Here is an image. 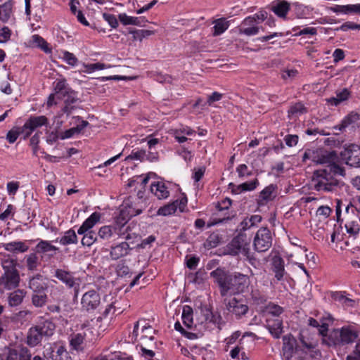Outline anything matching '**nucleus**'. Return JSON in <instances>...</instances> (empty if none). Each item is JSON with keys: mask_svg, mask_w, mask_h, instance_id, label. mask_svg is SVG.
<instances>
[{"mask_svg": "<svg viewBox=\"0 0 360 360\" xmlns=\"http://www.w3.org/2000/svg\"><path fill=\"white\" fill-rule=\"evenodd\" d=\"M214 282L218 285L221 297L238 296L248 288L250 281L248 275L239 272L229 273L217 268L210 273Z\"/></svg>", "mask_w": 360, "mask_h": 360, "instance_id": "nucleus-1", "label": "nucleus"}, {"mask_svg": "<svg viewBox=\"0 0 360 360\" xmlns=\"http://www.w3.org/2000/svg\"><path fill=\"white\" fill-rule=\"evenodd\" d=\"M346 171L341 165L319 169L313 172L312 182L314 189L318 192L329 193L337 191L344 186V182L338 179L345 177Z\"/></svg>", "mask_w": 360, "mask_h": 360, "instance_id": "nucleus-2", "label": "nucleus"}, {"mask_svg": "<svg viewBox=\"0 0 360 360\" xmlns=\"http://www.w3.org/2000/svg\"><path fill=\"white\" fill-rule=\"evenodd\" d=\"M310 160L316 164L324 165L325 167H332L338 164V156L335 150H327L324 148H311L305 150L302 161Z\"/></svg>", "mask_w": 360, "mask_h": 360, "instance_id": "nucleus-3", "label": "nucleus"}, {"mask_svg": "<svg viewBox=\"0 0 360 360\" xmlns=\"http://www.w3.org/2000/svg\"><path fill=\"white\" fill-rule=\"evenodd\" d=\"M357 338V330L351 326H345L329 332L328 345L330 347H340L353 343Z\"/></svg>", "mask_w": 360, "mask_h": 360, "instance_id": "nucleus-4", "label": "nucleus"}, {"mask_svg": "<svg viewBox=\"0 0 360 360\" xmlns=\"http://www.w3.org/2000/svg\"><path fill=\"white\" fill-rule=\"evenodd\" d=\"M224 303L229 314L240 320L246 317L250 311L249 302L244 296H234L225 299Z\"/></svg>", "mask_w": 360, "mask_h": 360, "instance_id": "nucleus-5", "label": "nucleus"}, {"mask_svg": "<svg viewBox=\"0 0 360 360\" xmlns=\"http://www.w3.org/2000/svg\"><path fill=\"white\" fill-rule=\"evenodd\" d=\"M250 238L244 232H239L226 247V253L231 256L244 255L250 250Z\"/></svg>", "mask_w": 360, "mask_h": 360, "instance_id": "nucleus-6", "label": "nucleus"}, {"mask_svg": "<svg viewBox=\"0 0 360 360\" xmlns=\"http://www.w3.org/2000/svg\"><path fill=\"white\" fill-rule=\"evenodd\" d=\"M272 245V236L267 227L260 228L256 233L253 240L254 250L257 252L267 251Z\"/></svg>", "mask_w": 360, "mask_h": 360, "instance_id": "nucleus-7", "label": "nucleus"}, {"mask_svg": "<svg viewBox=\"0 0 360 360\" xmlns=\"http://www.w3.org/2000/svg\"><path fill=\"white\" fill-rule=\"evenodd\" d=\"M49 124V120L44 115L30 116L23 126L20 127V130L23 139H27L37 129L42 126L47 127Z\"/></svg>", "mask_w": 360, "mask_h": 360, "instance_id": "nucleus-8", "label": "nucleus"}, {"mask_svg": "<svg viewBox=\"0 0 360 360\" xmlns=\"http://www.w3.org/2000/svg\"><path fill=\"white\" fill-rule=\"evenodd\" d=\"M143 212V207L134 206L131 203L124 201L122 205L118 215L115 217V223L123 226L132 217L140 214Z\"/></svg>", "mask_w": 360, "mask_h": 360, "instance_id": "nucleus-9", "label": "nucleus"}, {"mask_svg": "<svg viewBox=\"0 0 360 360\" xmlns=\"http://www.w3.org/2000/svg\"><path fill=\"white\" fill-rule=\"evenodd\" d=\"M340 157L347 165L354 167H360V147L352 144L345 148L340 153Z\"/></svg>", "mask_w": 360, "mask_h": 360, "instance_id": "nucleus-10", "label": "nucleus"}, {"mask_svg": "<svg viewBox=\"0 0 360 360\" xmlns=\"http://www.w3.org/2000/svg\"><path fill=\"white\" fill-rule=\"evenodd\" d=\"M101 304V296L94 290L86 292L82 297V309L87 312H93Z\"/></svg>", "mask_w": 360, "mask_h": 360, "instance_id": "nucleus-11", "label": "nucleus"}, {"mask_svg": "<svg viewBox=\"0 0 360 360\" xmlns=\"http://www.w3.org/2000/svg\"><path fill=\"white\" fill-rule=\"evenodd\" d=\"M63 101V106L60 110L58 112V117H61L63 115L67 117L71 115L75 110L80 109L79 103L81 101L77 96V93L74 95H70L69 97L65 98Z\"/></svg>", "mask_w": 360, "mask_h": 360, "instance_id": "nucleus-12", "label": "nucleus"}, {"mask_svg": "<svg viewBox=\"0 0 360 360\" xmlns=\"http://www.w3.org/2000/svg\"><path fill=\"white\" fill-rule=\"evenodd\" d=\"M44 356L49 360H71L68 352L63 346H51L46 347Z\"/></svg>", "mask_w": 360, "mask_h": 360, "instance_id": "nucleus-13", "label": "nucleus"}, {"mask_svg": "<svg viewBox=\"0 0 360 360\" xmlns=\"http://www.w3.org/2000/svg\"><path fill=\"white\" fill-rule=\"evenodd\" d=\"M53 91L56 94V98L60 101L77 93L69 86L65 79H56L53 82Z\"/></svg>", "mask_w": 360, "mask_h": 360, "instance_id": "nucleus-14", "label": "nucleus"}, {"mask_svg": "<svg viewBox=\"0 0 360 360\" xmlns=\"http://www.w3.org/2000/svg\"><path fill=\"white\" fill-rule=\"evenodd\" d=\"M20 283L18 271L4 273L0 278V287L6 290H12L17 288Z\"/></svg>", "mask_w": 360, "mask_h": 360, "instance_id": "nucleus-15", "label": "nucleus"}, {"mask_svg": "<svg viewBox=\"0 0 360 360\" xmlns=\"http://www.w3.org/2000/svg\"><path fill=\"white\" fill-rule=\"evenodd\" d=\"M348 127L353 130L360 128V113L351 112L342 120L339 125L335 126L334 128L340 131H344Z\"/></svg>", "mask_w": 360, "mask_h": 360, "instance_id": "nucleus-16", "label": "nucleus"}, {"mask_svg": "<svg viewBox=\"0 0 360 360\" xmlns=\"http://www.w3.org/2000/svg\"><path fill=\"white\" fill-rule=\"evenodd\" d=\"M260 27L257 26L255 18L248 16L245 18L239 27V33L247 36H252L258 34Z\"/></svg>", "mask_w": 360, "mask_h": 360, "instance_id": "nucleus-17", "label": "nucleus"}, {"mask_svg": "<svg viewBox=\"0 0 360 360\" xmlns=\"http://www.w3.org/2000/svg\"><path fill=\"white\" fill-rule=\"evenodd\" d=\"M132 250L126 241L110 247V256L112 260H117L128 255Z\"/></svg>", "mask_w": 360, "mask_h": 360, "instance_id": "nucleus-18", "label": "nucleus"}, {"mask_svg": "<svg viewBox=\"0 0 360 360\" xmlns=\"http://www.w3.org/2000/svg\"><path fill=\"white\" fill-rule=\"evenodd\" d=\"M259 181L256 178L250 181L244 182L240 185H235L233 183L229 184V188L234 194H238L241 192L254 191L259 186Z\"/></svg>", "mask_w": 360, "mask_h": 360, "instance_id": "nucleus-19", "label": "nucleus"}, {"mask_svg": "<svg viewBox=\"0 0 360 360\" xmlns=\"http://www.w3.org/2000/svg\"><path fill=\"white\" fill-rule=\"evenodd\" d=\"M277 186L270 184L265 187L259 193L257 203L259 205H264L267 202L273 200L276 196Z\"/></svg>", "mask_w": 360, "mask_h": 360, "instance_id": "nucleus-20", "label": "nucleus"}, {"mask_svg": "<svg viewBox=\"0 0 360 360\" xmlns=\"http://www.w3.org/2000/svg\"><path fill=\"white\" fill-rule=\"evenodd\" d=\"M266 328L274 338H279L283 333V321L279 318L266 320Z\"/></svg>", "mask_w": 360, "mask_h": 360, "instance_id": "nucleus-21", "label": "nucleus"}, {"mask_svg": "<svg viewBox=\"0 0 360 360\" xmlns=\"http://www.w3.org/2000/svg\"><path fill=\"white\" fill-rule=\"evenodd\" d=\"M271 269L275 274V278L278 281H282L285 274L284 260L280 256H274L271 261Z\"/></svg>", "mask_w": 360, "mask_h": 360, "instance_id": "nucleus-22", "label": "nucleus"}, {"mask_svg": "<svg viewBox=\"0 0 360 360\" xmlns=\"http://www.w3.org/2000/svg\"><path fill=\"white\" fill-rule=\"evenodd\" d=\"M54 276L65 283L68 288L74 287L75 279L72 273L62 269H57L55 271Z\"/></svg>", "mask_w": 360, "mask_h": 360, "instance_id": "nucleus-23", "label": "nucleus"}, {"mask_svg": "<svg viewBox=\"0 0 360 360\" xmlns=\"http://www.w3.org/2000/svg\"><path fill=\"white\" fill-rule=\"evenodd\" d=\"M29 288L33 290L34 292L41 293L43 292L46 288V284L43 281V276L37 274L32 276L29 281Z\"/></svg>", "mask_w": 360, "mask_h": 360, "instance_id": "nucleus-24", "label": "nucleus"}, {"mask_svg": "<svg viewBox=\"0 0 360 360\" xmlns=\"http://www.w3.org/2000/svg\"><path fill=\"white\" fill-rule=\"evenodd\" d=\"M150 191L158 199H165L169 195V192L165 184L160 181L152 183L150 185Z\"/></svg>", "mask_w": 360, "mask_h": 360, "instance_id": "nucleus-25", "label": "nucleus"}, {"mask_svg": "<svg viewBox=\"0 0 360 360\" xmlns=\"http://www.w3.org/2000/svg\"><path fill=\"white\" fill-rule=\"evenodd\" d=\"M290 4L287 1H278L272 6L271 11L279 18H286V15L290 11Z\"/></svg>", "mask_w": 360, "mask_h": 360, "instance_id": "nucleus-26", "label": "nucleus"}, {"mask_svg": "<svg viewBox=\"0 0 360 360\" xmlns=\"http://www.w3.org/2000/svg\"><path fill=\"white\" fill-rule=\"evenodd\" d=\"M4 248L8 252L17 253V252H25L28 250L29 246L22 241H13L3 245Z\"/></svg>", "mask_w": 360, "mask_h": 360, "instance_id": "nucleus-27", "label": "nucleus"}, {"mask_svg": "<svg viewBox=\"0 0 360 360\" xmlns=\"http://www.w3.org/2000/svg\"><path fill=\"white\" fill-rule=\"evenodd\" d=\"M119 20L124 25H134L142 26L143 24L148 22L144 17H131L128 16L126 13H120L119 15Z\"/></svg>", "mask_w": 360, "mask_h": 360, "instance_id": "nucleus-28", "label": "nucleus"}, {"mask_svg": "<svg viewBox=\"0 0 360 360\" xmlns=\"http://www.w3.org/2000/svg\"><path fill=\"white\" fill-rule=\"evenodd\" d=\"M295 14L297 18H307L311 13L312 8L295 2L292 4Z\"/></svg>", "mask_w": 360, "mask_h": 360, "instance_id": "nucleus-29", "label": "nucleus"}, {"mask_svg": "<svg viewBox=\"0 0 360 360\" xmlns=\"http://www.w3.org/2000/svg\"><path fill=\"white\" fill-rule=\"evenodd\" d=\"M36 326L44 337L51 336L56 328L55 324L49 320L43 321L39 323Z\"/></svg>", "mask_w": 360, "mask_h": 360, "instance_id": "nucleus-30", "label": "nucleus"}, {"mask_svg": "<svg viewBox=\"0 0 360 360\" xmlns=\"http://www.w3.org/2000/svg\"><path fill=\"white\" fill-rule=\"evenodd\" d=\"M283 350L284 352V355H286V359L289 360L294 352V345L295 344L296 340L293 337L290 335H285L283 337Z\"/></svg>", "mask_w": 360, "mask_h": 360, "instance_id": "nucleus-31", "label": "nucleus"}, {"mask_svg": "<svg viewBox=\"0 0 360 360\" xmlns=\"http://www.w3.org/2000/svg\"><path fill=\"white\" fill-rule=\"evenodd\" d=\"M350 96V91L345 88L340 91L336 92L335 97H331L330 98L326 99L327 102L332 105L337 106L340 104L342 102L347 101Z\"/></svg>", "mask_w": 360, "mask_h": 360, "instance_id": "nucleus-32", "label": "nucleus"}, {"mask_svg": "<svg viewBox=\"0 0 360 360\" xmlns=\"http://www.w3.org/2000/svg\"><path fill=\"white\" fill-rule=\"evenodd\" d=\"M43 337L36 326L32 327L28 332L27 344L30 346L34 347L41 341Z\"/></svg>", "mask_w": 360, "mask_h": 360, "instance_id": "nucleus-33", "label": "nucleus"}, {"mask_svg": "<svg viewBox=\"0 0 360 360\" xmlns=\"http://www.w3.org/2000/svg\"><path fill=\"white\" fill-rule=\"evenodd\" d=\"M13 2L9 0L0 5V20L6 22L10 19L13 12Z\"/></svg>", "mask_w": 360, "mask_h": 360, "instance_id": "nucleus-34", "label": "nucleus"}, {"mask_svg": "<svg viewBox=\"0 0 360 360\" xmlns=\"http://www.w3.org/2000/svg\"><path fill=\"white\" fill-rule=\"evenodd\" d=\"M58 241L63 245L76 244L77 243V236L73 229H69L65 232L64 236L60 238H56L55 242Z\"/></svg>", "mask_w": 360, "mask_h": 360, "instance_id": "nucleus-35", "label": "nucleus"}, {"mask_svg": "<svg viewBox=\"0 0 360 360\" xmlns=\"http://www.w3.org/2000/svg\"><path fill=\"white\" fill-rule=\"evenodd\" d=\"M25 261L27 270L30 271H37L41 264L37 253H30L26 255Z\"/></svg>", "mask_w": 360, "mask_h": 360, "instance_id": "nucleus-36", "label": "nucleus"}, {"mask_svg": "<svg viewBox=\"0 0 360 360\" xmlns=\"http://www.w3.org/2000/svg\"><path fill=\"white\" fill-rule=\"evenodd\" d=\"M214 25L212 28V35L214 37L219 36L224 33L229 27V21L226 20L224 18H219L216 20L214 22Z\"/></svg>", "mask_w": 360, "mask_h": 360, "instance_id": "nucleus-37", "label": "nucleus"}, {"mask_svg": "<svg viewBox=\"0 0 360 360\" xmlns=\"http://www.w3.org/2000/svg\"><path fill=\"white\" fill-rule=\"evenodd\" d=\"M25 296V292L23 290H16L10 293L8 296V304L11 307H16L20 304Z\"/></svg>", "mask_w": 360, "mask_h": 360, "instance_id": "nucleus-38", "label": "nucleus"}, {"mask_svg": "<svg viewBox=\"0 0 360 360\" xmlns=\"http://www.w3.org/2000/svg\"><path fill=\"white\" fill-rule=\"evenodd\" d=\"M116 304L117 302H114L108 304L105 307V310L102 312L101 315L97 317V321H101L103 319L107 318L109 315H113L116 312H117V314H121L122 311L120 310V308L117 307Z\"/></svg>", "mask_w": 360, "mask_h": 360, "instance_id": "nucleus-39", "label": "nucleus"}, {"mask_svg": "<svg viewBox=\"0 0 360 360\" xmlns=\"http://www.w3.org/2000/svg\"><path fill=\"white\" fill-rule=\"evenodd\" d=\"M178 208V200L160 207L158 210V214L167 216L174 214Z\"/></svg>", "mask_w": 360, "mask_h": 360, "instance_id": "nucleus-40", "label": "nucleus"}, {"mask_svg": "<svg viewBox=\"0 0 360 360\" xmlns=\"http://www.w3.org/2000/svg\"><path fill=\"white\" fill-rule=\"evenodd\" d=\"M36 252L38 253H46L50 251L58 250V248L52 245L48 240H41L35 247Z\"/></svg>", "mask_w": 360, "mask_h": 360, "instance_id": "nucleus-41", "label": "nucleus"}, {"mask_svg": "<svg viewBox=\"0 0 360 360\" xmlns=\"http://www.w3.org/2000/svg\"><path fill=\"white\" fill-rule=\"evenodd\" d=\"M307 112V108L301 103H297L289 108L288 113L290 118L296 117Z\"/></svg>", "mask_w": 360, "mask_h": 360, "instance_id": "nucleus-42", "label": "nucleus"}, {"mask_svg": "<svg viewBox=\"0 0 360 360\" xmlns=\"http://www.w3.org/2000/svg\"><path fill=\"white\" fill-rule=\"evenodd\" d=\"M193 309L188 306L185 305L183 307L182 320L184 324L188 328H191L193 324Z\"/></svg>", "mask_w": 360, "mask_h": 360, "instance_id": "nucleus-43", "label": "nucleus"}, {"mask_svg": "<svg viewBox=\"0 0 360 360\" xmlns=\"http://www.w3.org/2000/svg\"><path fill=\"white\" fill-rule=\"evenodd\" d=\"M347 233L353 238H356L360 231V225L358 221H348L345 224Z\"/></svg>", "mask_w": 360, "mask_h": 360, "instance_id": "nucleus-44", "label": "nucleus"}, {"mask_svg": "<svg viewBox=\"0 0 360 360\" xmlns=\"http://www.w3.org/2000/svg\"><path fill=\"white\" fill-rule=\"evenodd\" d=\"M101 214L98 212L92 213L82 224L84 227L87 229L88 231H91V230L96 223L100 221Z\"/></svg>", "mask_w": 360, "mask_h": 360, "instance_id": "nucleus-45", "label": "nucleus"}, {"mask_svg": "<svg viewBox=\"0 0 360 360\" xmlns=\"http://www.w3.org/2000/svg\"><path fill=\"white\" fill-rule=\"evenodd\" d=\"M116 229L112 226H103L97 233L98 237L102 240H109L113 235Z\"/></svg>", "mask_w": 360, "mask_h": 360, "instance_id": "nucleus-46", "label": "nucleus"}, {"mask_svg": "<svg viewBox=\"0 0 360 360\" xmlns=\"http://www.w3.org/2000/svg\"><path fill=\"white\" fill-rule=\"evenodd\" d=\"M48 297L44 292L41 293L34 292L32 296V303L36 307H42L47 302Z\"/></svg>", "mask_w": 360, "mask_h": 360, "instance_id": "nucleus-47", "label": "nucleus"}, {"mask_svg": "<svg viewBox=\"0 0 360 360\" xmlns=\"http://www.w3.org/2000/svg\"><path fill=\"white\" fill-rule=\"evenodd\" d=\"M98 234L95 231H87L82 239V244L89 247L98 240Z\"/></svg>", "mask_w": 360, "mask_h": 360, "instance_id": "nucleus-48", "label": "nucleus"}, {"mask_svg": "<svg viewBox=\"0 0 360 360\" xmlns=\"http://www.w3.org/2000/svg\"><path fill=\"white\" fill-rule=\"evenodd\" d=\"M60 58L71 66H75L78 63L77 58L73 53L68 51H62Z\"/></svg>", "mask_w": 360, "mask_h": 360, "instance_id": "nucleus-49", "label": "nucleus"}, {"mask_svg": "<svg viewBox=\"0 0 360 360\" xmlns=\"http://www.w3.org/2000/svg\"><path fill=\"white\" fill-rule=\"evenodd\" d=\"M141 355L147 360H160L156 356H160L158 351L153 349H146L144 347H141Z\"/></svg>", "mask_w": 360, "mask_h": 360, "instance_id": "nucleus-50", "label": "nucleus"}, {"mask_svg": "<svg viewBox=\"0 0 360 360\" xmlns=\"http://www.w3.org/2000/svg\"><path fill=\"white\" fill-rule=\"evenodd\" d=\"M17 262L16 260L8 258L2 261V267L4 270V273L18 271L16 269Z\"/></svg>", "mask_w": 360, "mask_h": 360, "instance_id": "nucleus-51", "label": "nucleus"}, {"mask_svg": "<svg viewBox=\"0 0 360 360\" xmlns=\"http://www.w3.org/2000/svg\"><path fill=\"white\" fill-rule=\"evenodd\" d=\"M33 42L35 43L41 50L46 53L51 52V49L48 47V44L44 38L38 34L32 36Z\"/></svg>", "mask_w": 360, "mask_h": 360, "instance_id": "nucleus-52", "label": "nucleus"}, {"mask_svg": "<svg viewBox=\"0 0 360 360\" xmlns=\"http://www.w3.org/2000/svg\"><path fill=\"white\" fill-rule=\"evenodd\" d=\"M20 127H13L12 129L8 131L6 134V139L10 143H13L18 139L20 135H22V133L20 130Z\"/></svg>", "mask_w": 360, "mask_h": 360, "instance_id": "nucleus-53", "label": "nucleus"}, {"mask_svg": "<svg viewBox=\"0 0 360 360\" xmlns=\"http://www.w3.org/2000/svg\"><path fill=\"white\" fill-rule=\"evenodd\" d=\"M266 309L269 314L277 318L283 312V307L274 303H270L267 306Z\"/></svg>", "mask_w": 360, "mask_h": 360, "instance_id": "nucleus-54", "label": "nucleus"}, {"mask_svg": "<svg viewBox=\"0 0 360 360\" xmlns=\"http://www.w3.org/2000/svg\"><path fill=\"white\" fill-rule=\"evenodd\" d=\"M146 156V153L144 150H132L131 154L126 158V160H139L140 161H144Z\"/></svg>", "mask_w": 360, "mask_h": 360, "instance_id": "nucleus-55", "label": "nucleus"}, {"mask_svg": "<svg viewBox=\"0 0 360 360\" xmlns=\"http://www.w3.org/2000/svg\"><path fill=\"white\" fill-rule=\"evenodd\" d=\"M349 30H360V24H357L351 21H347L343 23L340 27L336 29V30H342L345 32L348 31Z\"/></svg>", "mask_w": 360, "mask_h": 360, "instance_id": "nucleus-56", "label": "nucleus"}, {"mask_svg": "<svg viewBox=\"0 0 360 360\" xmlns=\"http://www.w3.org/2000/svg\"><path fill=\"white\" fill-rule=\"evenodd\" d=\"M153 79L160 83H171L172 77L168 75H163L161 72H155L153 74Z\"/></svg>", "mask_w": 360, "mask_h": 360, "instance_id": "nucleus-57", "label": "nucleus"}, {"mask_svg": "<svg viewBox=\"0 0 360 360\" xmlns=\"http://www.w3.org/2000/svg\"><path fill=\"white\" fill-rule=\"evenodd\" d=\"M83 335L80 333H77L71 339L70 345L74 349H78L81 345L83 343Z\"/></svg>", "mask_w": 360, "mask_h": 360, "instance_id": "nucleus-58", "label": "nucleus"}, {"mask_svg": "<svg viewBox=\"0 0 360 360\" xmlns=\"http://www.w3.org/2000/svg\"><path fill=\"white\" fill-rule=\"evenodd\" d=\"M252 300L257 304H263L266 302V297L264 295L261 294L258 290H252L250 293Z\"/></svg>", "mask_w": 360, "mask_h": 360, "instance_id": "nucleus-59", "label": "nucleus"}, {"mask_svg": "<svg viewBox=\"0 0 360 360\" xmlns=\"http://www.w3.org/2000/svg\"><path fill=\"white\" fill-rule=\"evenodd\" d=\"M11 36V30L8 27H4L0 31V44L8 41Z\"/></svg>", "mask_w": 360, "mask_h": 360, "instance_id": "nucleus-60", "label": "nucleus"}, {"mask_svg": "<svg viewBox=\"0 0 360 360\" xmlns=\"http://www.w3.org/2000/svg\"><path fill=\"white\" fill-rule=\"evenodd\" d=\"M78 129H79L77 128V127H72L69 129H67L64 132L60 134V139L63 140V139L71 138L75 134H77L80 133Z\"/></svg>", "mask_w": 360, "mask_h": 360, "instance_id": "nucleus-61", "label": "nucleus"}, {"mask_svg": "<svg viewBox=\"0 0 360 360\" xmlns=\"http://www.w3.org/2000/svg\"><path fill=\"white\" fill-rule=\"evenodd\" d=\"M346 360H360V338L356 343L353 354L348 355Z\"/></svg>", "mask_w": 360, "mask_h": 360, "instance_id": "nucleus-62", "label": "nucleus"}, {"mask_svg": "<svg viewBox=\"0 0 360 360\" xmlns=\"http://www.w3.org/2000/svg\"><path fill=\"white\" fill-rule=\"evenodd\" d=\"M236 172L238 174V176L242 179L252 174L251 172H248V166L245 164L239 165L236 168Z\"/></svg>", "mask_w": 360, "mask_h": 360, "instance_id": "nucleus-63", "label": "nucleus"}, {"mask_svg": "<svg viewBox=\"0 0 360 360\" xmlns=\"http://www.w3.org/2000/svg\"><path fill=\"white\" fill-rule=\"evenodd\" d=\"M103 17L108 22L112 28H116L118 26V21L116 17L112 14L103 13Z\"/></svg>", "mask_w": 360, "mask_h": 360, "instance_id": "nucleus-64", "label": "nucleus"}]
</instances>
